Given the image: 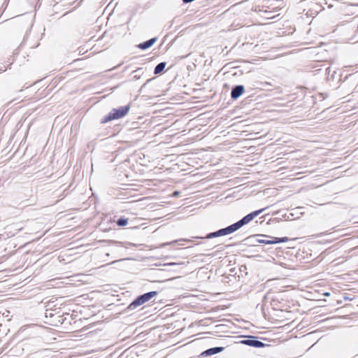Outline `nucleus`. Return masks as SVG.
<instances>
[{
	"instance_id": "f03ea898",
	"label": "nucleus",
	"mask_w": 358,
	"mask_h": 358,
	"mask_svg": "<svg viewBox=\"0 0 358 358\" xmlns=\"http://www.w3.org/2000/svg\"><path fill=\"white\" fill-rule=\"evenodd\" d=\"M158 294L157 291H151L138 296L135 299L127 306V310H134L137 307L143 305L145 302L149 301L151 299Z\"/></svg>"
},
{
	"instance_id": "4be33fe9",
	"label": "nucleus",
	"mask_w": 358,
	"mask_h": 358,
	"mask_svg": "<svg viewBox=\"0 0 358 358\" xmlns=\"http://www.w3.org/2000/svg\"><path fill=\"white\" fill-rule=\"evenodd\" d=\"M140 78H141L140 75L136 74V75L134 76V79H135V80H138Z\"/></svg>"
},
{
	"instance_id": "20e7f679",
	"label": "nucleus",
	"mask_w": 358,
	"mask_h": 358,
	"mask_svg": "<svg viewBox=\"0 0 358 358\" xmlns=\"http://www.w3.org/2000/svg\"><path fill=\"white\" fill-rule=\"evenodd\" d=\"M258 237H264L266 238L259 239L256 243H263L266 245L278 244L287 242L289 239L288 237H274L266 234H257Z\"/></svg>"
},
{
	"instance_id": "1a4fd4ad",
	"label": "nucleus",
	"mask_w": 358,
	"mask_h": 358,
	"mask_svg": "<svg viewBox=\"0 0 358 358\" xmlns=\"http://www.w3.org/2000/svg\"><path fill=\"white\" fill-rule=\"evenodd\" d=\"M252 220H250V217L248 215H246L243 217H242L240 220L237 221L236 222L232 224L235 231H236L239 229H241L244 225L248 224Z\"/></svg>"
},
{
	"instance_id": "c85d7f7f",
	"label": "nucleus",
	"mask_w": 358,
	"mask_h": 358,
	"mask_svg": "<svg viewBox=\"0 0 358 358\" xmlns=\"http://www.w3.org/2000/svg\"><path fill=\"white\" fill-rule=\"evenodd\" d=\"M325 295H326V296H329V293L326 292V293H325Z\"/></svg>"
},
{
	"instance_id": "7c9ffc66",
	"label": "nucleus",
	"mask_w": 358,
	"mask_h": 358,
	"mask_svg": "<svg viewBox=\"0 0 358 358\" xmlns=\"http://www.w3.org/2000/svg\"><path fill=\"white\" fill-rule=\"evenodd\" d=\"M357 30H358V24H357Z\"/></svg>"
},
{
	"instance_id": "0eeeda50",
	"label": "nucleus",
	"mask_w": 358,
	"mask_h": 358,
	"mask_svg": "<svg viewBox=\"0 0 358 358\" xmlns=\"http://www.w3.org/2000/svg\"><path fill=\"white\" fill-rule=\"evenodd\" d=\"M224 348H225L224 347H213V348H208V349L203 351L201 353L200 356L203 357H210V356H213L214 355H216V354L222 352V351H224Z\"/></svg>"
},
{
	"instance_id": "f257e3e1",
	"label": "nucleus",
	"mask_w": 358,
	"mask_h": 358,
	"mask_svg": "<svg viewBox=\"0 0 358 358\" xmlns=\"http://www.w3.org/2000/svg\"><path fill=\"white\" fill-rule=\"evenodd\" d=\"M131 104L113 108L106 115L101 118V124H105L114 120H118L125 117L129 112Z\"/></svg>"
},
{
	"instance_id": "6ab92c4d",
	"label": "nucleus",
	"mask_w": 358,
	"mask_h": 358,
	"mask_svg": "<svg viewBox=\"0 0 358 358\" xmlns=\"http://www.w3.org/2000/svg\"><path fill=\"white\" fill-rule=\"evenodd\" d=\"M178 241H178V240H175V241H171V242H168V243H164V244L162 245V246L171 245V244H173V243H177Z\"/></svg>"
},
{
	"instance_id": "7ed1b4c3",
	"label": "nucleus",
	"mask_w": 358,
	"mask_h": 358,
	"mask_svg": "<svg viewBox=\"0 0 358 358\" xmlns=\"http://www.w3.org/2000/svg\"><path fill=\"white\" fill-rule=\"evenodd\" d=\"M235 231H235L233 225L231 224L227 227L220 229L214 232L208 233L205 236H193L192 238H194V239H203V238L211 239V238H217V237H220V236L229 235Z\"/></svg>"
},
{
	"instance_id": "a878e982",
	"label": "nucleus",
	"mask_w": 358,
	"mask_h": 358,
	"mask_svg": "<svg viewBox=\"0 0 358 358\" xmlns=\"http://www.w3.org/2000/svg\"><path fill=\"white\" fill-rule=\"evenodd\" d=\"M180 241H186V242H190L191 240L189 239H180Z\"/></svg>"
},
{
	"instance_id": "412c9836",
	"label": "nucleus",
	"mask_w": 358,
	"mask_h": 358,
	"mask_svg": "<svg viewBox=\"0 0 358 358\" xmlns=\"http://www.w3.org/2000/svg\"><path fill=\"white\" fill-rule=\"evenodd\" d=\"M183 263H176V262H171V263H168L167 265L169 266H175V265H179V264H182Z\"/></svg>"
},
{
	"instance_id": "cd10ccee",
	"label": "nucleus",
	"mask_w": 358,
	"mask_h": 358,
	"mask_svg": "<svg viewBox=\"0 0 358 358\" xmlns=\"http://www.w3.org/2000/svg\"><path fill=\"white\" fill-rule=\"evenodd\" d=\"M45 317H48V315H49V313H48V310H46V313H45Z\"/></svg>"
},
{
	"instance_id": "393cba45",
	"label": "nucleus",
	"mask_w": 358,
	"mask_h": 358,
	"mask_svg": "<svg viewBox=\"0 0 358 358\" xmlns=\"http://www.w3.org/2000/svg\"><path fill=\"white\" fill-rule=\"evenodd\" d=\"M153 78H151V79H148L147 81L145 82V83L143 85L145 86L146 84H148V83H150Z\"/></svg>"
},
{
	"instance_id": "423d86ee",
	"label": "nucleus",
	"mask_w": 358,
	"mask_h": 358,
	"mask_svg": "<svg viewBox=\"0 0 358 358\" xmlns=\"http://www.w3.org/2000/svg\"><path fill=\"white\" fill-rule=\"evenodd\" d=\"M245 92V87L243 85H236L232 87L231 91V98L233 100H237Z\"/></svg>"
},
{
	"instance_id": "f8f14e48",
	"label": "nucleus",
	"mask_w": 358,
	"mask_h": 358,
	"mask_svg": "<svg viewBox=\"0 0 358 358\" xmlns=\"http://www.w3.org/2000/svg\"><path fill=\"white\" fill-rule=\"evenodd\" d=\"M166 62H162L157 64V66L154 69V74L155 75H159L162 73L166 66Z\"/></svg>"
},
{
	"instance_id": "bb28decb",
	"label": "nucleus",
	"mask_w": 358,
	"mask_h": 358,
	"mask_svg": "<svg viewBox=\"0 0 358 358\" xmlns=\"http://www.w3.org/2000/svg\"><path fill=\"white\" fill-rule=\"evenodd\" d=\"M45 317H48V315H49V313H48V310H46V313H45Z\"/></svg>"
},
{
	"instance_id": "4468645a",
	"label": "nucleus",
	"mask_w": 358,
	"mask_h": 358,
	"mask_svg": "<svg viewBox=\"0 0 358 358\" xmlns=\"http://www.w3.org/2000/svg\"><path fill=\"white\" fill-rule=\"evenodd\" d=\"M46 350L36 351L34 352L29 354L24 358H43V352Z\"/></svg>"
},
{
	"instance_id": "aec40b11",
	"label": "nucleus",
	"mask_w": 358,
	"mask_h": 358,
	"mask_svg": "<svg viewBox=\"0 0 358 358\" xmlns=\"http://www.w3.org/2000/svg\"><path fill=\"white\" fill-rule=\"evenodd\" d=\"M180 194V192L176 190L173 192L172 196L174 197H176V196H178Z\"/></svg>"
},
{
	"instance_id": "9d476101",
	"label": "nucleus",
	"mask_w": 358,
	"mask_h": 358,
	"mask_svg": "<svg viewBox=\"0 0 358 358\" xmlns=\"http://www.w3.org/2000/svg\"><path fill=\"white\" fill-rule=\"evenodd\" d=\"M157 40V37L152 38L149 40H147L143 43H139L138 45H137V47L143 50H147L152 47L155 43Z\"/></svg>"
},
{
	"instance_id": "9b49d317",
	"label": "nucleus",
	"mask_w": 358,
	"mask_h": 358,
	"mask_svg": "<svg viewBox=\"0 0 358 358\" xmlns=\"http://www.w3.org/2000/svg\"><path fill=\"white\" fill-rule=\"evenodd\" d=\"M257 234L250 236L245 239H243L241 242V244L244 245H251L255 246L256 245V241H258V238H257Z\"/></svg>"
},
{
	"instance_id": "dca6fc26",
	"label": "nucleus",
	"mask_w": 358,
	"mask_h": 358,
	"mask_svg": "<svg viewBox=\"0 0 358 358\" xmlns=\"http://www.w3.org/2000/svg\"><path fill=\"white\" fill-rule=\"evenodd\" d=\"M128 222L129 219L124 217H120L115 221L118 227H125L128 224Z\"/></svg>"
},
{
	"instance_id": "5701e85b",
	"label": "nucleus",
	"mask_w": 358,
	"mask_h": 358,
	"mask_svg": "<svg viewBox=\"0 0 358 358\" xmlns=\"http://www.w3.org/2000/svg\"><path fill=\"white\" fill-rule=\"evenodd\" d=\"M142 71V68H138L136 70L134 71L133 73H137Z\"/></svg>"
},
{
	"instance_id": "2eb2a0df",
	"label": "nucleus",
	"mask_w": 358,
	"mask_h": 358,
	"mask_svg": "<svg viewBox=\"0 0 358 358\" xmlns=\"http://www.w3.org/2000/svg\"><path fill=\"white\" fill-rule=\"evenodd\" d=\"M266 208H267V207L263 208L252 211L248 215L250 217V220H253L256 217H257L259 215H260L262 213H263Z\"/></svg>"
},
{
	"instance_id": "ddd939ff",
	"label": "nucleus",
	"mask_w": 358,
	"mask_h": 358,
	"mask_svg": "<svg viewBox=\"0 0 358 358\" xmlns=\"http://www.w3.org/2000/svg\"><path fill=\"white\" fill-rule=\"evenodd\" d=\"M282 299L278 300V299L273 298L271 299V304L274 309L280 310L283 307V306L281 305V303H282Z\"/></svg>"
},
{
	"instance_id": "c756f323",
	"label": "nucleus",
	"mask_w": 358,
	"mask_h": 358,
	"mask_svg": "<svg viewBox=\"0 0 358 358\" xmlns=\"http://www.w3.org/2000/svg\"><path fill=\"white\" fill-rule=\"evenodd\" d=\"M52 316H53V315L51 313H50V317H52Z\"/></svg>"
},
{
	"instance_id": "a211bd4d",
	"label": "nucleus",
	"mask_w": 358,
	"mask_h": 358,
	"mask_svg": "<svg viewBox=\"0 0 358 358\" xmlns=\"http://www.w3.org/2000/svg\"><path fill=\"white\" fill-rule=\"evenodd\" d=\"M68 188H69V187L64 188L63 189V192H62V194L59 195V196L65 197L67 195V194H68V193H65L67 191Z\"/></svg>"
},
{
	"instance_id": "b1692460",
	"label": "nucleus",
	"mask_w": 358,
	"mask_h": 358,
	"mask_svg": "<svg viewBox=\"0 0 358 358\" xmlns=\"http://www.w3.org/2000/svg\"><path fill=\"white\" fill-rule=\"evenodd\" d=\"M343 299H344V300H345V301H347V300H350V301H351V300H352V299H351V298H350V297H348V296H343Z\"/></svg>"
},
{
	"instance_id": "f3484780",
	"label": "nucleus",
	"mask_w": 358,
	"mask_h": 358,
	"mask_svg": "<svg viewBox=\"0 0 358 358\" xmlns=\"http://www.w3.org/2000/svg\"><path fill=\"white\" fill-rule=\"evenodd\" d=\"M353 77H354V74H352V73L346 76L345 77L344 80H343V83H345L348 79H352Z\"/></svg>"
},
{
	"instance_id": "39448f33",
	"label": "nucleus",
	"mask_w": 358,
	"mask_h": 358,
	"mask_svg": "<svg viewBox=\"0 0 358 358\" xmlns=\"http://www.w3.org/2000/svg\"><path fill=\"white\" fill-rule=\"evenodd\" d=\"M240 343L257 348H264L266 345L264 343L259 341L257 336L251 335L248 336L247 339L241 341Z\"/></svg>"
},
{
	"instance_id": "6e6552de",
	"label": "nucleus",
	"mask_w": 358,
	"mask_h": 358,
	"mask_svg": "<svg viewBox=\"0 0 358 358\" xmlns=\"http://www.w3.org/2000/svg\"><path fill=\"white\" fill-rule=\"evenodd\" d=\"M103 241L108 243V244H110V245H116L118 247H123L125 248H128L129 247H131V246L132 247L136 246V244H134V243H132L130 242H127V241L122 242V241H115V240H103Z\"/></svg>"
}]
</instances>
